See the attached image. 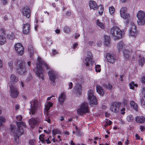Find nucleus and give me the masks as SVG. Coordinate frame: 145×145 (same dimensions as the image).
<instances>
[{
    "mask_svg": "<svg viewBox=\"0 0 145 145\" xmlns=\"http://www.w3.org/2000/svg\"><path fill=\"white\" fill-rule=\"evenodd\" d=\"M65 94L64 92L61 93V95L58 97V99L60 104H62L65 99Z\"/></svg>",
    "mask_w": 145,
    "mask_h": 145,
    "instance_id": "nucleus-23",
    "label": "nucleus"
},
{
    "mask_svg": "<svg viewBox=\"0 0 145 145\" xmlns=\"http://www.w3.org/2000/svg\"><path fill=\"white\" fill-rule=\"evenodd\" d=\"M30 26L29 24H24L23 27V32L24 34L28 33L30 30Z\"/></svg>",
    "mask_w": 145,
    "mask_h": 145,
    "instance_id": "nucleus-20",
    "label": "nucleus"
},
{
    "mask_svg": "<svg viewBox=\"0 0 145 145\" xmlns=\"http://www.w3.org/2000/svg\"><path fill=\"white\" fill-rule=\"evenodd\" d=\"M103 86L104 88L109 90L111 89L112 88V85L110 84H103Z\"/></svg>",
    "mask_w": 145,
    "mask_h": 145,
    "instance_id": "nucleus-34",
    "label": "nucleus"
},
{
    "mask_svg": "<svg viewBox=\"0 0 145 145\" xmlns=\"http://www.w3.org/2000/svg\"><path fill=\"white\" fill-rule=\"evenodd\" d=\"M97 9L99 10V14L101 15L104 10L103 7L101 5H100L98 7Z\"/></svg>",
    "mask_w": 145,
    "mask_h": 145,
    "instance_id": "nucleus-37",
    "label": "nucleus"
},
{
    "mask_svg": "<svg viewBox=\"0 0 145 145\" xmlns=\"http://www.w3.org/2000/svg\"><path fill=\"white\" fill-rule=\"evenodd\" d=\"M76 132L77 133V135L78 136H80L81 135V133L80 132V131L79 129L77 130L76 131Z\"/></svg>",
    "mask_w": 145,
    "mask_h": 145,
    "instance_id": "nucleus-51",
    "label": "nucleus"
},
{
    "mask_svg": "<svg viewBox=\"0 0 145 145\" xmlns=\"http://www.w3.org/2000/svg\"><path fill=\"white\" fill-rule=\"evenodd\" d=\"M130 105L133 106V108L137 111L138 109V106L137 105L134 101H132L130 102Z\"/></svg>",
    "mask_w": 145,
    "mask_h": 145,
    "instance_id": "nucleus-32",
    "label": "nucleus"
},
{
    "mask_svg": "<svg viewBox=\"0 0 145 145\" xmlns=\"http://www.w3.org/2000/svg\"><path fill=\"white\" fill-rule=\"evenodd\" d=\"M64 29L65 32L69 33L70 31V29L67 27L65 26L64 27Z\"/></svg>",
    "mask_w": 145,
    "mask_h": 145,
    "instance_id": "nucleus-43",
    "label": "nucleus"
},
{
    "mask_svg": "<svg viewBox=\"0 0 145 145\" xmlns=\"http://www.w3.org/2000/svg\"><path fill=\"white\" fill-rule=\"evenodd\" d=\"M123 56L126 60H128L131 55V50L125 49L123 52Z\"/></svg>",
    "mask_w": 145,
    "mask_h": 145,
    "instance_id": "nucleus-19",
    "label": "nucleus"
},
{
    "mask_svg": "<svg viewBox=\"0 0 145 145\" xmlns=\"http://www.w3.org/2000/svg\"><path fill=\"white\" fill-rule=\"evenodd\" d=\"M60 118V120L61 121H63L64 120V117L63 116H61Z\"/></svg>",
    "mask_w": 145,
    "mask_h": 145,
    "instance_id": "nucleus-64",
    "label": "nucleus"
},
{
    "mask_svg": "<svg viewBox=\"0 0 145 145\" xmlns=\"http://www.w3.org/2000/svg\"><path fill=\"white\" fill-rule=\"evenodd\" d=\"M9 87V92L10 96L13 98H16L19 95L17 88L12 85L10 86Z\"/></svg>",
    "mask_w": 145,
    "mask_h": 145,
    "instance_id": "nucleus-7",
    "label": "nucleus"
},
{
    "mask_svg": "<svg viewBox=\"0 0 145 145\" xmlns=\"http://www.w3.org/2000/svg\"><path fill=\"white\" fill-rule=\"evenodd\" d=\"M46 141L47 142V144H49L51 143V141L49 140V138H48L47 139L44 140L43 143H45V142Z\"/></svg>",
    "mask_w": 145,
    "mask_h": 145,
    "instance_id": "nucleus-48",
    "label": "nucleus"
},
{
    "mask_svg": "<svg viewBox=\"0 0 145 145\" xmlns=\"http://www.w3.org/2000/svg\"><path fill=\"white\" fill-rule=\"evenodd\" d=\"M97 45L98 46L100 47L101 46V42L99 41L97 42Z\"/></svg>",
    "mask_w": 145,
    "mask_h": 145,
    "instance_id": "nucleus-63",
    "label": "nucleus"
},
{
    "mask_svg": "<svg viewBox=\"0 0 145 145\" xmlns=\"http://www.w3.org/2000/svg\"><path fill=\"white\" fill-rule=\"evenodd\" d=\"M124 32L122 31L120 28L117 26H115L111 28L110 34L115 39H121L122 38Z\"/></svg>",
    "mask_w": 145,
    "mask_h": 145,
    "instance_id": "nucleus-3",
    "label": "nucleus"
},
{
    "mask_svg": "<svg viewBox=\"0 0 145 145\" xmlns=\"http://www.w3.org/2000/svg\"><path fill=\"white\" fill-rule=\"evenodd\" d=\"M141 81L142 83H145V76L142 77L141 78Z\"/></svg>",
    "mask_w": 145,
    "mask_h": 145,
    "instance_id": "nucleus-53",
    "label": "nucleus"
},
{
    "mask_svg": "<svg viewBox=\"0 0 145 145\" xmlns=\"http://www.w3.org/2000/svg\"><path fill=\"white\" fill-rule=\"evenodd\" d=\"M133 119V117L132 115H130L128 116L127 118V120L129 122L132 121Z\"/></svg>",
    "mask_w": 145,
    "mask_h": 145,
    "instance_id": "nucleus-40",
    "label": "nucleus"
},
{
    "mask_svg": "<svg viewBox=\"0 0 145 145\" xmlns=\"http://www.w3.org/2000/svg\"><path fill=\"white\" fill-rule=\"evenodd\" d=\"M136 121L139 123H142L145 121V118L143 116H137L136 118Z\"/></svg>",
    "mask_w": 145,
    "mask_h": 145,
    "instance_id": "nucleus-27",
    "label": "nucleus"
},
{
    "mask_svg": "<svg viewBox=\"0 0 145 145\" xmlns=\"http://www.w3.org/2000/svg\"><path fill=\"white\" fill-rule=\"evenodd\" d=\"M138 19L145 17V12L142 10L139 11L137 14Z\"/></svg>",
    "mask_w": 145,
    "mask_h": 145,
    "instance_id": "nucleus-29",
    "label": "nucleus"
},
{
    "mask_svg": "<svg viewBox=\"0 0 145 145\" xmlns=\"http://www.w3.org/2000/svg\"><path fill=\"white\" fill-rule=\"evenodd\" d=\"M140 102L142 105H145V96L144 95L140 98Z\"/></svg>",
    "mask_w": 145,
    "mask_h": 145,
    "instance_id": "nucleus-38",
    "label": "nucleus"
},
{
    "mask_svg": "<svg viewBox=\"0 0 145 145\" xmlns=\"http://www.w3.org/2000/svg\"><path fill=\"white\" fill-rule=\"evenodd\" d=\"M10 79V83L12 84H14L18 81V78L13 74L11 75Z\"/></svg>",
    "mask_w": 145,
    "mask_h": 145,
    "instance_id": "nucleus-26",
    "label": "nucleus"
},
{
    "mask_svg": "<svg viewBox=\"0 0 145 145\" xmlns=\"http://www.w3.org/2000/svg\"><path fill=\"white\" fill-rule=\"evenodd\" d=\"M8 66L11 70L13 69V63L12 61L9 62L8 63Z\"/></svg>",
    "mask_w": 145,
    "mask_h": 145,
    "instance_id": "nucleus-44",
    "label": "nucleus"
},
{
    "mask_svg": "<svg viewBox=\"0 0 145 145\" xmlns=\"http://www.w3.org/2000/svg\"><path fill=\"white\" fill-rule=\"evenodd\" d=\"M50 71L48 72V75L49 77L50 80L52 82H54L55 81L56 75V72L52 69L49 68Z\"/></svg>",
    "mask_w": 145,
    "mask_h": 145,
    "instance_id": "nucleus-13",
    "label": "nucleus"
},
{
    "mask_svg": "<svg viewBox=\"0 0 145 145\" xmlns=\"http://www.w3.org/2000/svg\"><path fill=\"white\" fill-rule=\"evenodd\" d=\"M95 70L97 72H100L101 70L100 65H97L95 66Z\"/></svg>",
    "mask_w": 145,
    "mask_h": 145,
    "instance_id": "nucleus-42",
    "label": "nucleus"
},
{
    "mask_svg": "<svg viewBox=\"0 0 145 145\" xmlns=\"http://www.w3.org/2000/svg\"><path fill=\"white\" fill-rule=\"evenodd\" d=\"M45 120L47 121L48 123H51V121L50 119L49 118H46Z\"/></svg>",
    "mask_w": 145,
    "mask_h": 145,
    "instance_id": "nucleus-49",
    "label": "nucleus"
},
{
    "mask_svg": "<svg viewBox=\"0 0 145 145\" xmlns=\"http://www.w3.org/2000/svg\"><path fill=\"white\" fill-rule=\"evenodd\" d=\"M74 91L76 94H78L79 95H80L82 94L81 86L79 84H77L74 88Z\"/></svg>",
    "mask_w": 145,
    "mask_h": 145,
    "instance_id": "nucleus-18",
    "label": "nucleus"
},
{
    "mask_svg": "<svg viewBox=\"0 0 145 145\" xmlns=\"http://www.w3.org/2000/svg\"><path fill=\"white\" fill-rule=\"evenodd\" d=\"M125 108H123L121 109V113L122 114H124L125 113Z\"/></svg>",
    "mask_w": 145,
    "mask_h": 145,
    "instance_id": "nucleus-56",
    "label": "nucleus"
},
{
    "mask_svg": "<svg viewBox=\"0 0 145 145\" xmlns=\"http://www.w3.org/2000/svg\"><path fill=\"white\" fill-rule=\"evenodd\" d=\"M133 85V82H131L130 83L129 85L130 89H134V86H133V85Z\"/></svg>",
    "mask_w": 145,
    "mask_h": 145,
    "instance_id": "nucleus-50",
    "label": "nucleus"
},
{
    "mask_svg": "<svg viewBox=\"0 0 145 145\" xmlns=\"http://www.w3.org/2000/svg\"><path fill=\"white\" fill-rule=\"evenodd\" d=\"M44 136V135H40L39 137V138L40 140V141H41L42 142H44V139L43 137Z\"/></svg>",
    "mask_w": 145,
    "mask_h": 145,
    "instance_id": "nucleus-45",
    "label": "nucleus"
},
{
    "mask_svg": "<svg viewBox=\"0 0 145 145\" xmlns=\"http://www.w3.org/2000/svg\"><path fill=\"white\" fill-rule=\"evenodd\" d=\"M97 25L100 27L101 28L103 29L105 28V26L104 24L101 22L99 21V20H97Z\"/></svg>",
    "mask_w": 145,
    "mask_h": 145,
    "instance_id": "nucleus-36",
    "label": "nucleus"
},
{
    "mask_svg": "<svg viewBox=\"0 0 145 145\" xmlns=\"http://www.w3.org/2000/svg\"><path fill=\"white\" fill-rule=\"evenodd\" d=\"M106 58L108 61L110 63H113L116 60L115 55L108 53L106 55Z\"/></svg>",
    "mask_w": 145,
    "mask_h": 145,
    "instance_id": "nucleus-14",
    "label": "nucleus"
},
{
    "mask_svg": "<svg viewBox=\"0 0 145 145\" xmlns=\"http://www.w3.org/2000/svg\"><path fill=\"white\" fill-rule=\"evenodd\" d=\"M125 45L122 41L119 42L117 45V49L118 52L122 51L124 48Z\"/></svg>",
    "mask_w": 145,
    "mask_h": 145,
    "instance_id": "nucleus-17",
    "label": "nucleus"
},
{
    "mask_svg": "<svg viewBox=\"0 0 145 145\" xmlns=\"http://www.w3.org/2000/svg\"><path fill=\"white\" fill-rule=\"evenodd\" d=\"M97 92L100 95H103L104 93L103 88L99 85H97L96 86Z\"/></svg>",
    "mask_w": 145,
    "mask_h": 145,
    "instance_id": "nucleus-25",
    "label": "nucleus"
},
{
    "mask_svg": "<svg viewBox=\"0 0 145 145\" xmlns=\"http://www.w3.org/2000/svg\"><path fill=\"white\" fill-rule=\"evenodd\" d=\"M89 5L90 9L96 10L97 9L98 6L96 2L93 1H89Z\"/></svg>",
    "mask_w": 145,
    "mask_h": 145,
    "instance_id": "nucleus-21",
    "label": "nucleus"
},
{
    "mask_svg": "<svg viewBox=\"0 0 145 145\" xmlns=\"http://www.w3.org/2000/svg\"><path fill=\"white\" fill-rule=\"evenodd\" d=\"M31 104V111L29 112L30 114H35L37 109V107L39 105V102L36 100H32L30 102Z\"/></svg>",
    "mask_w": 145,
    "mask_h": 145,
    "instance_id": "nucleus-8",
    "label": "nucleus"
},
{
    "mask_svg": "<svg viewBox=\"0 0 145 145\" xmlns=\"http://www.w3.org/2000/svg\"><path fill=\"white\" fill-rule=\"evenodd\" d=\"M5 120L4 118L2 116H0V121L3 122Z\"/></svg>",
    "mask_w": 145,
    "mask_h": 145,
    "instance_id": "nucleus-55",
    "label": "nucleus"
},
{
    "mask_svg": "<svg viewBox=\"0 0 145 145\" xmlns=\"http://www.w3.org/2000/svg\"><path fill=\"white\" fill-rule=\"evenodd\" d=\"M22 13L24 16L29 18L30 15V10L29 7L27 6L24 7L23 8Z\"/></svg>",
    "mask_w": 145,
    "mask_h": 145,
    "instance_id": "nucleus-16",
    "label": "nucleus"
},
{
    "mask_svg": "<svg viewBox=\"0 0 145 145\" xmlns=\"http://www.w3.org/2000/svg\"><path fill=\"white\" fill-rule=\"evenodd\" d=\"M121 104L119 102H114L111 106V110L113 112L117 113L119 111V108Z\"/></svg>",
    "mask_w": 145,
    "mask_h": 145,
    "instance_id": "nucleus-11",
    "label": "nucleus"
},
{
    "mask_svg": "<svg viewBox=\"0 0 145 145\" xmlns=\"http://www.w3.org/2000/svg\"><path fill=\"white\" fill-rule=\"evenodd\" d=\"M29 143L31 145H33L34 144V141L33 140H31L29 142Z\"/></svg>",
    "mask_w": 145,
    "mask_h": 145,
    "instance_id": "nucleus-62",
    "label": "nucleus"
},
{
    "mask_svg": "<svg viewBox=\"0 0 145 145\" xmlns=\"http://www.w3.org/2000/svg\"><path fill=\"white\" fill-rule=\"evenodd\" d=\"M137 33L136 26L134 24H132L130 26L129 34L131 36L135 37L137 36Z\"/></svg>",
    "mask_w": 145,
    "mask_h": 145,
    "instance_id": "nucleus-12",
    "label": "nucleus"
},
{
    "mask_svg": "<svg viewBox=\"0 0 145 145\" xmlns=\"http://www.w3.org/2000/svg\"><path fill=\"white\" fill-rule=\"evenodd\" d=\"M88 95L89 103L92 104H97V101L96 97L94 95L93 91L92 90H89L88 91Z\"/></svg>",
    "mask_w": 145,
    "mask_h": 145,
    "instance_id": "nucleus-6",
    "label": "nucleus"
},
{
    "mask_svg": "<svg viewBox=\"0 0 145 145\" xmlns=\"http://www.w3.org/2000/svg\"><path fill=\"white\" fill-rule=\"evenodd\" d=\"M73 84L72 82H70L69 84V88L70 89H71L72 87Z\"/></svg>",
    "mask_w": 145,
    "mask_h": 145,
    "instance_id": "nucleus-57",
    "label": "nucleus"
},
{
    "mask_svg": "<svg viewBox=\"0 0 145 145\" xmlns=\"http://www.w3.org/2000/svg\"><path fill=\"white\" fill-rule=\"evenodd\" d=\"M139 59L138 60V64L141 67H142L144 65L145 63V60L144 57L140 56L139 57Z\"/></svg>",
    "mask_w": 145,
    "mask_h": 145,
    "instance_id": "nucleus-30",
    "label": "nucleus"
},
{
    "mask_svg": "<svg viewBox=\"0 0 145 145\" xmlns=\"http://www.w3.org/2000/svg\"><path fill=\"white\" fill-rule=\"evenodd\" d=\"M121 16L124 19H129L130 15L127 13V8L122 7L120 11Z\"/></svg>",
    "mask_w": 145,
    "mask_h": 145,
    "instance_id": "nucleus-9",
    "label": "nucleus"
},
{
    "mask_svg": "<svg viewBox=\"0 0 145 145\" xmlns=\"http://www.w3.org/2000/svg\"><path fill=\"white\" fill-rule=\"evenodd\" d=\"M88 44L90 46H91L94 44V42L92 41L89 42Z\"/></svg>",
    "mask_w": 145,
    "mask_h": 145,
    "instance_id": "nucleus-60",
    "label": "nucleus"
},
{
    "mask_svg": "<svg viewBox=\"0 0 145 145\" xmlns=\"http://www.w3.org/2000/svg\"><path fill=\"white\" fill-rule=\"evenodd\" d=\"M6 42V38L3 35L0 34V44L3 45Z\"/></svg>",
    "mask_w": 145,
    "mask_h": 145,
    "instance_id": "nucleus-31",
    "label": "nucleus"
},
{
    "mask_svg": "<svg viewBox=\"0 0 145 145\" xmlns=\"http://www.w3.org/2000/svg\"><path fill=\"white\" fill-rule=\"evenodd\" d=\"M45 65L47 69H49L50 67L48 65L44 62L40 57H38L37 66L33 70L37 76L42 80H43L44 76V70L42 67V65Z\"/></svg>",
    "mask_w": 145,
    "mask_h": 145,
    "instance_id": "nucleus-1",
    "label": "nucleus"
},
{
    "mask_svg": "<svg viewBox=\"0 0 145 145\" xmlns=\"http://www.w3.org/2000/svg\"><path fill=\"white\" fill-rule=\"evenodd\" d=\"M142 92L144 93V95L145 96V87H143L142 89Z\"/></svg>",
    "mask_w": 145,
    "mask_h": 145,
    "instance_id": "nucleus-58",
    "label": "nucleus"
},
{
    "mask_svg": "<svg viewBox=\"0 0 145 145\" xmlns=\"http://www.w3.org/2000/svg\"><path fill=\"white\" fill-rule=\"evenodd\" d=\"M104 43L105 46H108L110 44V37L107 36L105 35L104 37Z\"/></svg>",
    "mask_w": 145,
    "mask_h": 145,
    "instance_id": "nucleus-24",
    "label": "nucleus"
},
{
    "mask_svg": "<svg viewBox=\"0 0 145 145\" xmlns=\"http://www.w3.org/2000/svg\"><path fill=\"white\" fill-rule=\"evenodd\" d=\"M17 63L18 64V67L16 68L17 73L20 75L25 74L27 72V69L25 61L17 60Z\"/></svg>",
    "mask_w": 145,
    "mask_h": 145,
    "instance_id": "nucleus-4",
    "label": "nucleus"
},
{
    "mask_svg": "<svg viewBox=\"0 0 145 145\" xmlns=\"http://www.w3.org/2000/svg\"><path fill=\"white\" fill-rule=\"evenodd\" d=\"M135 137H136V138L137 140L139 139L140 138V137L139 136V135H138L137 134H136Z\"/></svg>",
    "mask_w": 145,
    "mask_h": 145,
    "instance_id": "nucleus-61",
    "label": "nucleus"
},
{
    "mask_svg": "<svg viewBox=\"0 0 145 145\" xmlns=\"http://www.w3.org/2000/svg\"><path fill=\"white\" fill-rule=\"evenodd\" d=\"M77 112L80 115H82L89 112V109L88 104L85 102L82 103L80 108L77 110Z\"/></svg>",
    "mask_w": 145,
    "mask_h": 145,
    "instance_id": "nucleus-5",
    "label": "nucleus"
},
{
    "mask_svg": "<svg viewBox=\"0 0 145 145\" xmlns=\"http://www.w3.org/2000/svg\"><path fill=\"white\" fill-rule=\"evenodd\" d=\"M37 119L35 118H32L29 120V123L31 127L33 128V126L36 125V123L38 122Z\"/></svg>",
    "mask_w": 145,
    "mask_h": 145,
    "instance_id": "nucleus-22",
    "label": "nucleus"
},
{
    "mask_svg": "<svg viewBox=\"0 0 145 145\" xmlns=\"http://www.w3.org/2000/svg\"><path fill=\"white\" fill-rule=\"evenodd\" d=\"M16 118L18 121H20L22 118V117L21 115H18L16 117Z\"/></svg>",
    "mask_w": 145,
    "mask_h": 145,
    "instance_id": "nucleus-47",
    "label": "nucleus"
},
{
    "mask_svg": "<svg viewBox=\"0 0 145 145\" xmlns=\"http://www.w3.org/2000/svg\"><path fill=\"white\" fill-rule=\"evenodd\" d=\"M14 33H11L10 34H8V38L9 39L12 40L14 37Z\"/></svg>",
    "mask_w": 145,
    "mask_h": 145,
    "instance_id": "nucleus-41",
    "label": "nucleus"
},
{
    "mask_svg": "<svg viewBox=\"0 0 145 145\" xmlns=\"http://www.w3.org/2000/svg\"><path fill=\"white\" fill-rule=\"evenodd\" d=\"M16 124L17 126V128H14L11 127L12 131L14 133V136L15 138L14 139V143L15 144H18L19 142V135H22L24 132L23 128L26 127V125L25 123L22 122H16Z\"/></svg>",
    "mask_w": 145,
    "mask_h": 145,
    "instance_id": "nucleus-2",
    "label": "nucleus"
},
{
    "mask_svg": "<svg viewBox=\"0 0 145 145\" xmlns=\"http://www.w3.org/2000/svg\"><path fill=\"white\" fill-rule=\"evenodd\" d=\"M78 45V44L77 43H75L74 44L73 46V48L74 49H75V48L77 47Z\"/></svg>",
    "mask_w": 145,
    "mask_h": 145,
    "instance_id": "nucleus-52",
    "label": "nucleus"
},
{
    "mask_svg": "<svg viewBox=\"0 0 145 145\" xmlns=\"http://www.w3.org/2000/svg\"><path fill=\"white\" fill-rule=\"evenodd\" d=\"M88 54L90 57H87L85 59V61H84V63L87 67L89 66L90 63H91V65H92L94 62L91 57V53L89 52H88Z\"/></svg>",
    "mask_w": 145,
    "mask_h": 145,
    "instance_id": "nucleus-15",
    "label": "nucleus"
},
{
    "mask_svg": "<svg viewBox=\"0 0 145 145\" xmlns=\"http://www.w3.org/2000/svg\"><path fill=\"white\" fill-rule=\"evenodd\" d=\"M15 49L19 55H22L24 53V49L20 43H17L15 45Z\"/></svg>",
    "mask_w": 145,
    "mask_h": 145,
    "instance_id": "nucleus-10",
    "label": "nucleus"
},
{
    "mask_svg": "<svg viewBox=\"0 0 145 145\" xmlns=\"http://www.w3.org/2000/svg\"><path fill=\"white\" fill-rule=\"evenodd\" d=\"M52 134L54 135H55L56 134L58 133L59 131L57 129H54L52 130Z\"/></svg>",
    "mask_w": 145,
    "mask_h": 145,
    "instance_id": "nucleus-46",
    "label": "nucleus"
},
{
    "mask_svg": "<svg viewBox=\"0 0 145 145\" xmlns=\"http://www.w3.org/2000/svg\"><path fill=\"white\" fill-rule=\"evenodd\" d=\"M140 129L141 130V131H142L145 130V127H144V126H140Z\"/></svg>",
    "mask_w": 145,
    "mask_h": 145,
    "instance_id": "nucleus-54",
    "label": "nucleus"
},
{
    "mask_svg": "<svg viewBox=\"0 0 145 145\" xmlns=\"http://www.w3.org/2000/svg\"><path fill=\"white\" fill-rule=\"evenodd\" d=\"M137 23L139 25H144L145 24V17L142 18H138L137 20Z\"/></svg>",
    "mask_w": 145,
    "mask_h": 145,
    "instance_id": "nucleus-28",
    "label": "nucleus"
},
{
    "mask_svg": "<svg viewBox=\"0 0 145 145\" xmlns=\"http://www.w3.org/2000/svg\"><path fill=\"white\" fill-rule=\"evenodd\" d=\"M53 104L50 102H48L45 106V109L46 111H48L51 107L52 106Z\"/></svg>",
    "mask_w": 145,
    "mask_h": 145,
    "instance_id": "nucleus-35",
    "label": "nucleus"
},
{
    "mask_svg": "<svg viewBox=\"0 0 145 145\" xmlns=\"http://www.w3.org/2000/svg\"><path fill=\"white\" fill-rule=\"evenodd\" d=\"M28 51L30 54V57H32L34 53V51L32 46L31 45L29 46L28 48Z\"/></svg>",
    "mask_w": 145,
    "mask_h": 145,
    "instance_id": "nucleus-33",
    "label": "nucleus"
},
{
    "mask_svg": "<svg viewBox=\"0 0 145 145\" xmlns=\"http://www.w3.org/2000/svg\"><path fill=\"white\" fill-rule=\"evenodd\" d=\"M2 1L4 4H6L7 3V0H2Z\"/></svg>",
    "mask_w": 145,
    "mask_h": 145,
    "instance_id": "nucleus-59",
    "label": "nucleus"
},
{
    "mask_svg": "<svg viewBox=\"0 0 145 145\" xmlns=\"http://www.w3.org/2000/svg\"><path fill=\"white\" fill-rule=\"evenodd\" d=\"M115 10V8L111 6L109 7V12L111 14L114 13Z\"/></svg>",
    "mask_w": 145,
    "mask_h": 145,
    "instance_id": "nucleus-39",
    "label": "nucleus"
}]
</instances>
